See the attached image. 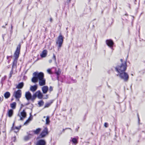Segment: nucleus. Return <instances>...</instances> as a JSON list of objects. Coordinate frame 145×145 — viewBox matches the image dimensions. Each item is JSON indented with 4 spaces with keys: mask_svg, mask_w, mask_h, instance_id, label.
I'll return each instance as SVG.
<instances>
[{
    "mask_svg": "<svg viewBox=\"0 0 145 145\" xmlns=\"http://www.w3.org/2000/svg\"><path fill=\"white\" fill-rule=\"evenodd\" d=\"M33 77L31 81L33 83H36L39 81V85L43 86L46 84V80L44 78V74L42 72H35L33 74Z\"/></svg>",
    "mask_w": 145,
    "mask_h": 145,
    "instance_id": "1",
    "label": "nucleus"
},
{
    "mask_svg": "<svg viewBox=\"0 0 145 145\" xmlns=\"http://www.w3.org/2000/svg\"><path fill=\"white\" fill-rule=\"evenodd\" d=\"M127 67V62L124 61L123 63H121V64L116 66L115 68L116 71L119 73L125 71Z\"/></svg>",
    "mask_w": 145,
    "mask_h": 145,
    "instance_id": "2",
    "label": "nucleus"
},
{
    "mask_svg": "<svg viewBox=\"0 0 145 145\" xmlns=\"http://www.w3.org/2000/svg\"><path fill=\"white\" fill-rule=\"evenodd\" d=\"M63 40V37L61 35H60L58 37L56 40V45L58 46L57 50L59 51L61 47L62 46Z\"/></svg>",
    "mask_w": 145,
    "mask_h": 145,
    "instance_id": "3",
    "label": "nucleus"
},
{
    "mask_svg": "<svg viewBox=\"0 0 145 145\" xmlns=\"http://www.w3.org/2000/svg\"><path fill=\"white\" fill-rule=\"evenodd\" d=\"M117 76H119L121 79L123 80L124 81H127L129 78L128 74L125 71L118 73Z\"/></svg>",
    "mask_w": 145,
    "mask_h": 145,
    "instance_id": "4",
    "label": "nucleus"
},
{
    "mask_svg": "<svg viewBox=\"0 0 145 145\" xmlns=\"http://www.w3.org/2000/svg\"><path fill=\"white\" fill-rule=\"evenodd\" d=\"M13 95L17 101H19L20 98L22 96L21 90L19 89L17 91H15L14 92Z\"/></svg>",
    "mask_w": 145,
    "mask_h": 145,
    "instance_id": "5",
    "label": "nucleus"
},
{
    "mask_svg": "<svg viewBox=\"0 0 145 145\" xmlns=\"http://www.w3.org/2000/svg\"><path fill=\"white\" fill-rule=\"evenodd\" d=\"M37 97L39 99H42L43 97V94L40 90H38L34 93L33 95V100H35Z\"/></svg>",
    "mask_w": 145,
    "mask_h": 145,
    "instance_id": "6",
    "label": "nucleus"
},
{
    "mask_svg": "<svg viewBox=\"0 0 145 145\" xmlns=\"http://www.w3.org/2000/svg\"><path fill=\"white\" fill-rule=\"evenodd\" d=\"M48 129L47 127H45L40 134L39 138H44L48 135Z\"/></svg>",
    "mask_w": 145,
    "mask_h": 145,
    "instance_id": "7",
    "label": "nucleus"
},
{
    "mask_svg": "<svg viewBox=\"0 0 145 145\" xmlns=\"http://www.w3.org/2000/svg\"><path fill=\"white\" fill-rule=\"evenodd\" d=\"M20 44H19L17 47L16 50L15 51L14 54V56L15 58L18 59V58L20 52Z\"/></svg>",
    "mask_w": 145,
    "mask_h": 145,
    "instance_id": "8",
    "label": "nucleus"
},
{
    "mask_svg": "<svg viewBox=\"0 0 145 145\" xmlns=\"http://www.w3.org/2000/svg\"><path fill=\"white\" fill-rule=\"evenodd\" d=\"M26 112L24 110H23L21 112L20 114H18V116L20 117V120H23L26 117Z\"/></svg>",
    "mask_w": 145,
    "mask_h": 145,
    "instance_id": "9",
    "label": "nucleus"
},
{
    "mask_svg": "<svg viewBox=\"0 0 145 145\" xmlns=\"http://www.w3.org/2000/svg\"><path fill=\"white\" fill-rule=\"evenodd\" d=\"M25 96L26 99L27 100H31L33 101L34 100H33V96H32L31 93L29 91H27L25 92Z\"/></svg>",
    "mask_w": 145,
    "mask_h": 145,
    "instance_id": "10",
    "label": "nucleus"
},
{
    "mask_svg": "<svg viewBox=\"0 0 145 145\" xmlns=\"http://www.w3.org/2000/svg\"><path fill=\"white\" fill-rule=\"evenodd\" d=\"M106 42L107 45L111 48H112L113 47L114 42L112 40H106Z\"/></svg>",
    "mask_w": 145,
    "mask_h": 145,
    "instance_id": "11",
    "label": "nucleus"
},
{
    "mask_svg": "<svg viewBox=\"0 0 145 145\" xmlns=\"http://www.w3.org/2000/svg\"><path fill=\"white\" fill-rule=\"evenodd\" d=\"M46 142L44 140L40 139L37 141L36 145H46Z\"/></svg>",
    "mask_w": 145,
    "mask_h": 145,
    "instance_id": "12",
    "label": "nucleus"
},
{
    "mask_svg": "<svg viewBox=\"0 0 145 145\" xmlns=\"http://www.w3.org/2000/svg\"><path fill=\"white\" fill-rule=\"evenodd\" d=\"M48 87L47 86H43L41 89L42 92L44 94L46 93L48 90Z\"/></svg>",
    "mask_w": 145,
    "mask_h": 145,
    "instance_id": "13",
    "label": "nucleus"
},
{
    "mask_svg": "<svg viewBox=\"0 0 145 145\" xmlns=\"http://www.w3.org/2000/svg\"><path fill=\"white\" fill-rule=\"evenodd\" d=\"M47 51L46 50H44L42 52L41 54H40V56L41 57H45L47 55Z\"/></svg>",
    "mask_w": 145,
    "mask_h": 145,
    "instance_id": "14",
    "label": "nucleus"
},
{
    "mask_svg": "<svg viewBox=\"0 0 145 145\" xmlns=\"http://www.w3.org/2000/svg\"><path fill=\"white\" fill-rule=\"evenodd\" d=\"M37 88V85H35L33 86H31L30 87V90L31 91L34 92L35 91Z\"/></svg>",
    "mask_w": 145,
    "mask_h": 145,
    "instance_id": "15",
    "label": "nucleus"
},
{
    "mask_svg": "<svg viewBox=\"0 0 145 145\" xmlns=\"http://www.w3.org/2000/svg\"><path fill=\"white\" fill-rule=\"evenodd\" d=\"M13 114V111L12 109H10L8 110L7 114L9 117H11Z\"/></svg>",
    "mask_w": 145,
    "mask_h": 145,
    "instance_id": "16",
    "label": "nucleus"
},
{
    "mask_svg": "<svg viewBox=\"0 0 145 145\" xmlns=\"http://www.w3.org/2000/svg\"><path fill=\"white\" fill-rule=\"evenodd\" d=\"M24 86V83L23 82L19 83L16 86V88L18 89L22 88Z\"/></svg>",
    "mask_w": 145,
    "mask_h": 145,
    "instance_id": "17",
    "label": "nucleus"
},
{
    "mask_svg": "<svg viewBox=\"0 0 145 145\" xmlns=\"http://www.w3.org/2000/svg\"><path fill=\"white\" fill-rule=\"evenodd\" d=\"M16 102H14L10 104V106L12 109H14L16 108Z\"/></svg>",
    "mask_w": 145,
    "mask_h": 145,
    "instance_id": "18",
    "label": "nucleus"
},
{
    "mask_svg": "<svg viewBox=\"0 0 145 145\" xmlns=\"http://www.w3.org/2000/svg\"><path fill=\"white\" fill-rule=\"evenodd\" d=\"M10 93L9 92H6L4 94V96L6 99H8L10 96Z\"/></svg>",
    "mask_w": 145,
    "mask_h": 145,
    "instance_id": "19",
    "label": "nucleus"
},
{
    "mask_svg": "<svg viewBox=\"0 0 145 145\" xmlns=\"http://www.w3.org/2000/svg\"><path fill=\"white\" fill-rule=\"evenodd\" d=\"M41 130V129L40 128H38L36 130L33 131V133L35 134H38Z\"/></svg>",
    "mask_w": 145,
    "mask_h": 145,
    "instance_id": "20",
    "label": "nucleus"
},
{
    "mask_svg": "<svg viewBox=\"0 0 145 145\" xmlns=\"http://www.w3.org/2000/svg\"><path fill=\"white\" fill-rule=\"evenodd\" d=\"M46 124L48 125L50 123V121L49 120L50 117L49 116H47L46 117Z\"/></svg>",
    "mask_w": 145,
    "mask_h": 145,
    "instance_id": "21",
    "label": "nucleus"
},
{
    "mask_svg": "<svg viewBox=\"0 0 145 145\" xmlns=\"http://www.w3.org/2000/svg\"><path fill=\"white\" fill-rule=\"evenodd\" d=\"M17 60H18L17 58H15V59H14V61H13V65H12V68L14 66L16 65L17 62Z\"/></svg>",
    "mask_w": 145,
    "mask_h": 145,
    "instance_id": "22",
    "label": "nucleus"
},
{
    "mask_svg": "<svg viewBox=\"0 0 145 145\" xmlns=\"http://www.w3.org/2000/svg\"><path fill=\"white\" fill-rule=\"evenodd\" d=\"M31 117H30L28 119L25 121V122L24 123V125H27L28 123H29L30 121H31Z\"/></svg>",
    "mask_w": 145,
    "mask_h": 145,
    "instance_id": "23",
    "label": "nucleus"
},
{
    "mask_svg": "<svg viewBox=\"0 0 145 145\" xmlns=\"http://www.w3.org/2000/svg\"><path fill=\"white\" fill-rule=\"evenodd\" d=\"M72 142L73 143H74L75 144H76L77 143V139L75 138H72Z\"/></svg>",
    "mask_w": 145,
    "mask_h": 145,
    "instance_id": "24",
    "label": "nucleus"
},
{
    "mask_svg": "<svg viewBox=\"0 0 145 145\" xmlns=\"http://www.w3.org/2000/svg\"><path fill=\"white\" fill-rule=\"evenodd\" d=\"M44 102L43 101L41 100L39 102L38 104L39 105V106L40 107L42 106L44 104Z\"/></svg>",
    "mask_w": 145,
    "mask_h": 145,
    "instance_id": "25",
    "label": "nucleus"
},
{
    "mask_svg": "<svg viewBox=\"0 0 145 145\" xmlns=\"http://www.w3.org/2000/svg\"><path fill=\"white\" fill-rule=\"evenodd\" d=\"M52 103V102H51V103H46V104L45 105L44 108H46L50 106V105Z\"/></svg>",
    "mask_w": 145,
    "mask_h": 145,
    "instance_id": "26",
    "label": "nucleus"
},
{
    "mask_svg": "<svg viewBox=\"0 0 145 145\" xmlns=\"http://www.w3.org/2000/svg\"><path fill=\"white\" fill-rule=\"evenodd\" d=\"M61 72L60 70L59 69H58V70L57 71V70H56L55 73H56L57 75H58L60 74L61 73Z\"/></svg>",
    "mask_w": 145,
    "mask_h": 145,
    "instance_id": "27",
    "label": "nucleus"
},
{
    "mask_svg": "<svg viewBox=\"0 0 145 145\" xmlns=\"http://www.w3.org/2000/svg\"><path fill=\"white\" fill-rule=\"evenodd\" d=\"M30 138L29 136L27 135L24 137V140L25 141L29 139Z\"/></svg>",
    "mask_w": 145,
    "mask_h": 145,
    "instance_id": "28",
    "label": "nucleus"
},
{
    "mask_svg": "<svg viewBox=\"0 0 145 145\" xmlns=\"http://www.w3.org/2000/svg\"><path fill=\"white\" fill-rule=\"evenodd\" d=\"M13 72L12 69V70L10 71V74H9V78H10L12 76V74Z\"/></svg>",
    "mask_w": 145,
    "mask_h": 145,
    "instance_id": "29",
    "label": "nucleus"
},
{
    "mask_svg": "<svg viewBox=\"0 0 145 145\" xmlns=\"http://www.w3.org/2000/svg\"><path fill=\"white\" fill-rule=\"evenodd\" d=\"M53 59L54 60L55 62L56 63V58L55 55L54 54H53Z\"/></svg>",
    "mask_w": 145,
    "mask_h": 145,
    "instance_id": "30",
    "label": "nucleus"
},
{
    "mask_svg": "<svg viewBox=\"0 0 145 145\" xmlns=\"http://www.w3.org/2000/svg\"><path fill=\"white\" fill-rule=\"evenodd\" d=\"M47 72L49 74H51V70L50 69H48L47 70Z\"/></svg>",
    "mask_w": 145,
    "mask_h": 145,
    "instance_id": "31",
    "label": "nucleus"
},
{
    "mask_svg": "<svg viewBox=\"0 0 145 145\" xmlns=\"http://www.w3.org/2000/svg\"><path fill=\"white\" fill-rule=\"evenodd\" d=\"M53 90V88L52 86H50V87L49 89V91H50V92L51 91Z\"/></svg>",
    "mask_w": 145,
    "mask_h": 145,
    "instance_id": "32",
    "label": "nucleus"
},
{
    "mask_svg": "<svg viewBox=\"0 0 145 145\" xmlns=\"http://www.w3.org/2000/svg\"><path fill=\"white\" fill-rule=\"evenodd\" d=\"M21 127V126H20L18 127H15V129L17 130L18 131V130Z\"/></svg>",
    "mask_w": 145,
    "mask_h": 145,
    "instance_id": "33",
    "label": "nucleus"
},
{
    "mask_svg": "<svg viewBox=\"0 0 145 145\" xmlns=\"http://www.w3.org/2000/svg\"><path fill=\"white\" fill-rule=\"evenodd\" d=\"M105 127H107L108 126V124L107 123H105L104 125Z\"/></svg>",
    "mask_w": 145,
    "mask_h": 145,
    "instance_id": "34",
    "label": "nucleus"
},
{
    "mask_svg": "<svg viewBox=\"0 0 145 145\" xmlns=\"http://www.w3.org/2000/svg\"><path fill=\"white\" fill-rule=\"evenodd\" d=\"M120 61L121 62V63H123V62H124V61H123V59H120Z\"/></svg>",
    "mask_w": 145,
    "mask_h": 145,
    "instance_id": "35",
    "label": "nucleus"
},
{
    "mask_svg": "<svg viewBox=\"0 0 145 145\" xmlns=\"http://www.w3.org/2000/svg\"><path fill=\"white\" fill-rule=\"evenodd\" d=\"M48 98V95H47L46 96V97H44V99H47Z\"/></svg>",
    "mask_w": 145,
    "mask_h": 145,
    "instance_id": "36",
    "label": "nucleus"
},
{
    "mask_svg": "<svg viewBox=\"0 0 145 145\" xmlns=\"http://www.w3.org/2000/svg\"><path fill=\"white\" fill-rule=\"evenodd\" d=\"M49 63H50L52 62V60L51 59H50L49 60Z\"/></svg>",
    "mask_w": 145,
    "mask_h": 145,
    "instance_id": "37",
    "label": "nucleus"
},
{
    "mask_svg": "<svg viewBox=\"0 0 145 145\" xmlns=\"http://www.w3.org/2000/svg\"><path fill=\"white\" fill-rule=\"evenodd\" d=\"M52 18H50V21L51 22H52Z\"/></svg>",
    "mask_w": 145,
    "mask_h": 145,
    "instance_id": "38",
    "label": "nucleus"
},
{
    "mask_svg": "<svg viewBox=\"0 0 145 145\" xmlns=\"http://www.w3.org/2000/svg\"><path fill=\"white\" fill-rule=\"evenodd\" d=\"M5 77H4L3 78H2V80H4L5 79Z\"/></svg>",
    "mask_w": 145,
    "mask_h": 145,
    "instance_id": "39",
    "label": "nucleus"
},
{
    "mask_svg": "<svg viewBox=\"0 0 145 145\" xmlns=\"http://www.w3.org/2000/svg\"><path fill=\"white\" fill-rule=\"evenodd\" d=\"M10 57V56H7V59H8L9 57Z\"/></svg>",
    "mask_w": 145,
    "mask_h": 145,
    "instance_id": "40",
    "label": "nucleus"
},
{
    "mask_svg": "<svg viewBox=\"0 0 145 145\" xmlns=\"http://www.w3.org/2000/svg\"><path fill=\"white\" fill-rule=\"evenodd\" d=\"M2 101L1 100V97H0V101Z\"/></svg>",
    "mask_w": 145,
    "mask_h": 145,
    "instance_id": "41",
    "label": "nucleus"
},
{
    "mask_svg": "<svg viewBox=\"0 0 145 145\" xmlns=\"http://www.w3.org/2000/svg\"><path fill=\"white\" fill-rule=\"evenodd\" d=\"M2 27L4 28H5V26H2Z\"/></svg>",
    "mask_w": 145,
    "mask_h": 145,
    "instance_id": "42",
    "label": "nucleus"
},
{
    "mask_svg": "<svg viewBox=\"0 0 145 145\" xmlns=\"http://www.w3.org/2000/svg\"><path fill=\"white\" fill-rule=\"evenodd\" d=\"M13 138L14 139V140L16 139V138L14 137Z\"/></svg>",
    "mask_w": 145,
    "mask_h": 145,
    "instance_id": "43",
    "label": "nucleus"
},
{
    "mask_svg": "<svg viewBox=\"0 0 145 145\" xmlns=\"http://www.w3.org/2000/svg\"><path fill=\"white\" fill-rule=\"evenodd\" d=\"M11 29H12V25H11Z\"/></svg>",
    "mask_w": 145,
    "mask_h": 145,
    "instance_id": "44",
    "label": "nucleus"
},
{
    "mask_svg": "<svg viewBox=\"0 0 145 145\" xmlns=\"http://www.w3.org/2000/svg\"><path fill=\"white\" fill-rule=\"evenodd\" d=\"M46 118V117H45V116H44L43 117V118Z\"/></svg>",
    "mask_w": 145,
    "mask_h": 145,
    "instance_id": "45",
    "label": "nucleus"
},
{
    "mask_svg": "<svg viewBox=\"0 0 145 145\" xmlns=\"http://www.w3.org/2000/svg\"><path fill=\"white\" fill-rule=\"evenodd\" d=\"M71 0H69V2H70V1Z\"/></svg>",
    "mask_w": 145,
    "mask_h": 145,
    "instance_id": "46",
    "label": "nucleus"
},
{
    "mask_svg": "<svg viewBox=\"0 0 145 145\" xmlns=\"http://www.w3.org/2000/svg\"><path fill=\"white\" fill-rule=\"evenodd\" d=\"M13 100V99H11V100H12V101Z\"/></svg>",
    "mask_w": 145,
    "mask_h": 145,
    "instance_id": "47",
    "label": "nucleus"
},
{
    "mask_svg": "<svg viewBox=\"0 0 145 145\" xmlns=\"http://www.w3.org/2000/svg\"><path fill=\"white\" fill-rule=\"evenodd\" d=\"M7 25V24H6V25Z\"/></svg>",
    "mask_w": 145,
    "mask_h": 145,
    "instance_id": "48",
    "label": "nucleus"
},
{
    "mask_svg": "<svg viewBox=\"0 0 145 145\" xmlns=\"http://www.w3.org/2000/svg\"><path fill=\"white\" fill-rule=\"evenodd\" d=\"M132 75H133V74H131Z\"/></svg>",
    "mask_w": 145,
    "mask_h": 145,
    "instance_id": "49",
    "label": "nucleus"
}]
</instances>
